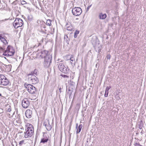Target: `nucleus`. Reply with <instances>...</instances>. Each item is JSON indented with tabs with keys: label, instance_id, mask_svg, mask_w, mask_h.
<instances>
[{
	"label": "nucleus",
	"instance_id": "1",
	"mask_svg": "<svg viewBox=\"0 0 146 146\" xmlns=\"http://www.w3.org/2000/svg\"><path fill=\"white\" fill-rule=\"evenodd\" d=\"M38 54L41 58H44V66L46 68L48 67L51 62L52 58L51 55L49 54L48 51L45 50L40 51Z\"/></svg>",
	"mask_w": 146,
	"mask_h": 146
},
{
	"label": "nucleus",
	"instance_id": "2",
	"mask_svg": "<svg viewBox=\"0 0 146 146\" xmlns=\"http://www.w3.org/2000/svg\"><path fill=\"white\" fill-rule=\"evenodd\" d=\"M25 131L24 132L25 138H28L31 137L33 135L34 132V127L33 125L30 123H27L25 127Z\"/></svg>",
	"mask_w": 146,
	"mask_h": 146
},
{
	"label": "nucleus",
	"instance_id": "3",
	"mask_svg": "<svg viewBox=\"0 0 146 146\" xmlns=\"http://www.w3.org/2000/svg\"><path fill=\"white\" fill-rule=\"evenodd\" d=\"M91 42L96 51L100 53L101 50L102 46L100 44L99 41L96 36H92Z\"/></svg>",
	"mask_w": 146,
	"mask_h": 146
},
{
	"label": "nucleus",
	"instance_id": "4",
	"mask_svg": "<svg viewBox=\"0 0 146 146\" xmlns=\"http://www.w3.org/2000/svg\"><path fill=\"white\" fill-rule=\"evenodd\" d=\"M37 72H36V73ZM36 74L35 70L32 72L31 73L27 75L28 81L32 84H35L38 83L39 80L38 78L34 74Z\"/></svg>",
	"mask_w": 146,
	"mask_h": 146
},
{
	"label": "nucleus",
	"instance_id": "5",
	"mask_svg": "<svg viewBox=\"0 0 146 146\" xmlns=\"http://www.w3.org/2000/svg\"><path fill=\"white\" fill-rule=\"evenodd\" d=\"M0 50L3 52L4 51L3 55L5 56H12L15 53L14 50L12 47L9 45L7 47V49L5 50L2 47H0Z\"/></svg>",
	"mask_w": 146,
	"mask_h": 146
},
{
	"label": "nucleus",
	"instance_id": "6",
	"mask_svg": "<svg viewBox=\"0 0 146 146\" xmlns=\"http://www.w3.org/2000/svg\"><path fill=\"white\" fill-rule=\"evenodd\" d=\"M24 85L25 87L27 89V90L29 93L33 94H36V89L34 86L26 83L24 84Z\"/></svg>",
	"mask_w": 146,
	"mask_h": 146
},
{
	"label": "nucleus",
	"instance_id": "7",
	"mask_svg": "<svg viewBox=\"0 0 146 146\" xmlns=\"http://www.w3.org/2000/svg\"><path fill=\"white\" fill-rule=\"evenodd\" d=\"M58 67L59 70L62 72L66 74L69 72V69L68 68L66 67L64 64L62 62H59L58 64Z\"/></svg>",
	"mask_w": 146,
	"mask_h": 146
},
{
	"label": "nucleus",
	"instance_id": "8",
	"mask_svg": "<svg viewBox=\"0 0 146 146\" xmlns=\"http://www.w3.org/2000/svg\"><path fill=\"white\" fill-rule=\"evenodd\" d=\"M23 23V21L21 19L17 18L13 23V25L15 29H17L19 27H22Z\"/></svg>",
	"mask_w": 146,
	"mask_h": 146
},
{
	"label": "nucleus",
	"instance_id": "9",
	"mask_svg": "<svg viewBox=\"0 0 146 146\" xmlns=\"http://www.w3.org/2000/svg\"><path fill=\"white\" fill-rule=\"evenodd\" d=\"M9 80L5 76L0 74V84L1 85L6 86L9 84Z\"/></svg>",
	"mask_w": 146,
	"mask_h": 146
},
{
	"label": "nucleus",
	"instance_id": "10",
	"mask_svg": "<svg viewBox=\"0 0 146 146\" xmlns=\"http://www.w3.org/2000/svg\"><path fill=\"white\" fill-rule=\"evenodd\" d=\"M73 14L76 16L80 15L82 13L81 9L80 7H73L72 10Z\"/></svg>",
	"mask_w": 146,
	"mask_h": 146
},
{
	"label": "nucleus",
	"instance_id": "11",
	"mask_svg": "<svg viewBox=\"0 0 146 146\" xmlns=\"http://www.w3.org/2000/svg\"><path fill=\"white\" fill-rule=\"evenodd\" d=\"M30 104V103L27 99L24 98L22 101V105L24 108H27Z\"/></svg>",
	"mask_w": 146,
	"mask_h": 146
},
{
	"label": "nucleus",
	"instance_id": "12",
	"mask_svg": "<svg viewBox=\"0 0 146 146\" xmlns=\"http://www.w3.org/2000/svg\"><path fill=\"white\" fill-rule=\"evenodd\" d=\"M25 115L27 118H30L32 117V112L31 110L28 109L25 112Z\"/></svg>",
	"mask_w": 146,
	"mask_h": 146
},
{
	"label": "nucleus",
	"instance_id": "13",
	"mask_svg": "<svg viewBox=\"0 0 146 146\" xmlns=\"http://www.w3.org/2000/svg\"><path fill=\"white\" fill-rule=\"evenodd\" d=\"M43 125H44L48 131L50 130L52 128V126L50 125L48 120L45 121Z\"/></svg>",
	"mask_w": 146,
	"mask_h": 146
},
{
	"label": "nucleus",
	"instance_id": "14",
	"mask_svg": "<svg viewBox=\"0 0 146 146\" xmlns=\"http://www.w3.org/2000/svg\"><path fill=\"white\" fill-rule=\"evenodd\" d=\"M78 124H76V128L77 129L76 131V133L77 134L79 133L81 130L82 128V124H80L78 127Z\"/></svg>",
	"mask_w": 146,
	"mask_h": 146
},
{
	"label": "nucleus",
	"instance_id": "15",
	"mask_svg": "<svg viewBox=\"0 0 146 146\" xmlns=\"http://www.w3.org/2000/svg\"><path fill=\"white\" fill-rule=\"evenodd\" d=\"M107 15L106 14L100 13L99 15V17L100 19H104L106 17Z\"/></svg>",
	"mask_w": 146,
	"mask_h": 146
},
{
	"label": "nucleus",
	"instance_id": "16",
	"mask_svg": "<svg viewBox=\"0 0 146 146\" xmlns=\"http://www.w3.org/2000/svg\"><path fill=\"white\" fill-rule=\"evenodd\" d=\"M70 60V62L71 64L72 65L74 64L75 63V58L73 56H71L70 57V58L68 60Z\"/></svg>",
	"mask_w": 146,
	"mask_h": 146
},
{
	"label": "nucleus",
	"instance_id": "17",
	"mask_svg": "<svg viewBox=\"0 0 146 146\" xmlns=\"http://www.w3.org/2000/svg\"><path fill=\"white\" fill-rule=\"evenodd\" d=\"M0 40L3 42L5 44H7V42L5 39L1 35H0Z\"/></svg>",
	"mask_w": 146,
	"mask_h": 146
},
{
	"label": "nucleus",
	"instance_id": "18",
	"mask_svg": "<svg viewBox=\"0 0 146 146\" xmlns=\"http://www.w3.org/2000/svg\"><path fill=\"white\" fill-rule=\"evenodd\" d=\"M48 140V139L46 137V138H43L41 139L40 143H43L47 142Z\"/></svg>",
	"mask_w": 146,
	"mask_h": 146
},
{
	"label": "nucleus",
	"instance_id": "19",
	"mask_svg": "<svg viewBox=\"0 0 146 146\" xmlns=\"http://www.w3.org/2000/svg\"><path fill=\"white\" fill-rule=\"evenodd\" d=\"M52 22V20L48 19L46 21V24L47 25H48L49 26H50L51 25V22Z\"/></svg>",
	"mask_w": 146,
	"mask_h": 146
},
{
	"label": "nucleus",
	"instance_id": "20",
	"mask_svg": "<svg viewBox=\"0 0 146 146\" xmlns=\"http://www.w3.org/2000/svg\"><path fill=\"white\" fill-rule=\"evenodd\" d=\"M64 41L66 42V43H67L68 44V41L69 40V39L68 38V36L66 35H65L64 36Z\"/></svg>",
	"mask_w": 146,
	"mask_h": 146
},
{
	"label": "nucleus",
	"instance_id": "21",
	"mask_svg": "<svg viewBox=\"0 0 146 146\" xmlns=\"http://www.w3.org/2000/svg\"><path fill=\"white\" fill-rule=\"evenodd\" d=\"M79 33V31H76L74 33V37L76 38L78 34Z\"/></svg>",
	"mask_w": 146,
	"mask_h": 146
},
{
	"label": "nucleus",
	"instance_id": "22",
	"mask_svg": "<svg viewBox=\"0 0 146 146\" xmlns=\"http://www.w3.org/2000/svg\"><path fill=\"white\" fill-rule=\"evenodd\" d=\"M60 76L64 78H68L69 77L68 76L65 75L61 74Z\"/></svg>",
	"mask_w": 146,
	"mask_h": 146
},
{
	"label": "nucleus",
	"instance_id": "23",
	"mask_svg": "<svg viewBox=\"0 0 146 146\" xmlns=\"http://www.w3.org/2000/svg\"><path fill=\"white\" fill-rule=\"evenodd\" d=\"M111 88V86H107L106 88L105 91L108 92L109 90Z\"/></svg>",
	"mask_w": 146,
	"mask_h": 146
},
{
	"label": "nucleus",
	"instance_id": "24",
	"mask_svg": "<svg viewBox=\"0 0 146 146\" xmlns=\"http://www.w3.org/2000/svg\"><path fill=\"white\" fill-rule=\"evenodd\" d=\"M108 92L105 91V93L104 94V96L105 97H107L108 96Z\"/></svg>",
	"mask_w": 146,
	"mask_h": 146
},
{
	"label": "nucleus",
	"instance_id": "25",
	"mask_svg": "<svg viewBox=\"0 0 146 146\" xmlns=\"http://www.w3.org/2000/svg\"><path fill=\"white\" fill-rule=\"evenodd\" d=\"M21 4L22 5H25V4H27V3L25 1H22L21 2Z\"/></svg>",
	"mask_w": 146,
	"mask_h": 146
},
{
	"label": "nucleus",
	"instance_id": "26",
	"mask_svg": "<svg viewBox=\"0 0 146 146\" xmlns=\"http://www.w3.org/2000/svg\"><path fill=\"white\" fill-rule=\"evenodd\" d=\"M135 146H142L139 143H136L134 144Z\"/></svg>",
	"mask_w": 146,
	"mask_h": 146
},
{
	"label": "nucleus",
	"instance_id": "27",
	"mask_svg": "<svg viewBox=\"0 0 146 146\" xmlns=\"http://www.w3.org/2000/svg\"><path fill=\"white\" fill-rule=\"evenodd\" d=\"M24 140L21 141L19 142V145H22L24 143Z\"/></svg>",
	"mask_w": 146,
	"mask_h": 146
},
{
	"label": "nucleus",
	"instance_id": "28",
	"mask_svg": "<svg viewBox=\"0 0 146 146\" xmlns=\"http://www.w3.org/2000/svg\"><path fill=\"white\" fill-rule=\"evenodd\" d=\"M7 111L9 112H10L11 111V108H9L7 110Z\"/></svg>",
	"mask_w": 146,
	"mask_h": 146
},
{
	"label": "nucleus",
	"instance_id": "29",
	"mask_svg": "<svg viewBox=\"0 0 146 146\" xmlns=\"http://www.w3.org/2000/svg\"><path fill=\"white\" fill-rule=\"evenodd\" d=\"M110 58V55H108L107 56V58L109 59Z\"/></svg>",
	"mask_w": 146,
	"mask_h": 146
},
{
	"label": "nucleus",
	"instance_id": "30",
	"mask_svg": "<svg viewBox=\"0 0 146 146\" xmlns=\"http://www.w3.org/2000/svg\"><path fill=\"white\" fill-rule=\"evenodd\" d=\"M72 28L70 29V27H67V29L68 30H71L72 29Z\"/></svg>",
	"mask_w": 146,
	"mask_h": 146
},
{
	"label": "nucleus",
	"instance_id": "31",
	"mask_svg": "<svg viewBox=\"0 0 146 146\" xmlns=\"http://www.w3.org/2000/svg\"><path fill=\"white\" fill-rule=\"evenodd\" d=\"M91 5H90V6H88V7H87V9L88 11L89 10L90 7H91Z\"/></svg>",
	"mask_w": 146,
	"mask_h": 146
},
{
	"label": "nucleus",
	"instance_id": "32",
	"mask_svg": "<svg viewBox=\"0 0 146 146\" xmlns=\"http://www.w3.org/2000/svg\"><path fill=\"white\" fill-rule=\"evenodd\" d=\"M61 89H62L61 88H59V90L60 92V93H61V92H62L61 91Z\"/></svg>",
	"mask_w": 146,
	"mask_h": 146
},
{
	"label": "nucleus",
	"instance_id": "33",
	"mask_svg": "<svg viewBox=\"0 0 146 146\" xmlns=\"http://www.w3.org/2000/svg\"><path fill=\"white\" fill-rule=\"evenodd\" d=\"M33 97H34V99H36V95H35L34 96H33Z\"/></svg>",
	"mask_w": 146,
	"mask_h": 146
},
{
	"label": "nucleus",
	"instance_id": "34",
	"mask_svg": "<svg viewBox=\"0 0 146 146\" xmlns=\"http://www.w3.org/2000/svg\"><path fill=\"white\" fill-rule=\"evenodd\" d=\"M27 9H28L29 10H30V9L29 7H27Z\"/></svg>",
	"mask_w": 146,
	"mask_h": 146
},
{
	"label": "nucleus",
	"instance_id": "35",
	"mask_svg": "<svg viewBox=\"0 0 146 146\" xmlns=\"http://www.w3.org/2000/svg\"><path fill=\"white\" fill-rule=\"evenodd\" d=\"M40 45V43H39L38 44V46H39V45Z\"/></svg>",
	"mask_w": 146,
	"mask_h": 146
},
{
	"label": "nucleus",
	"instance_id": "36",
	"mask_svg": "<svg viewBox=\"0 0 146 146\" xmlns=\"http://www.w3.org/2000/svg\"><path fill=\"white\" fill-rule=\"evenodd\" d=\"M8 115H9V116H10V114H8Z\"/></svg>",
	"mask_w": 146,
	"mask_h": 146
},
{
	"label": "nucleus",
	"instance_id": "37",
	"mask_svg": "<svg viewBox=\"0 0 146 146\" xmlns=\"http://www.w3.org/2000/svg\"><path fill=\"white\" fill-rule=\"evenodd\" d=\"M36 46V45H35V46H34V47H35Z\"/></svg>",
	"mask_w": 146,
	"mask_h": 146
},
{
	"label": "nucleus",
	"instance_id": "38",
	"mask_svg": "<svg viewBox=\"0 0 146 146\" xmlns=\"http://www.w3.org/2000/svg\"><path fill=\"white\" fill-rule=\"evenodd\" d=\"M1 94H0V96H1Z\"/></svg>",
	"mask_w": 146,
	"mask_h": 146
},
{
	"label": "nucleus",
	"instance_id": "39",
	"mask_svg": "<svg viewBox=\"0 0 146 146\" xmlns=\"http://www.w3.org/2000/svg\"><path fill=\"white\" fill-rule=\"evenodd\" d=\"M97 66V64H96V66Z\"/></svg>",
	"mask_w": 146,
	"mask_h": 146
},
{
	"label": "nucleus",
	"instance_id": "40",
	"mask_svg": "<svg viewBox=\"0 0 146 146\" xmlns=\"http://www.w3.org/2000/svg\"><path fill=\"white\" fill-rule=\"evenodd\" d=\"M3 21V20H2L1 21Z\"/></svg>",
	"mask_w": 146,
	"mask_h": 146
}]
</instances>
